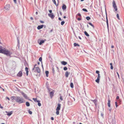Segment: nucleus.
Here are the masks:
<instances>
[{"mask_svg": "<svg viewBox=\"0 0 124 124\" xmlns=\"http://www.w3.org/2000/svg\"><path fill=\"white\" fill-rule=\"evenodd\" d=\"M0 53H3L6 54L8 56H10L12 54V52L6 49H3L2 48V47L0 46Z\"/></svg>", "mask_w": 124, "mask_h": 124, "instance_id": "f257e3e1", "label": "nucleus"}, {"mask_svg": "<svg viewBox=\"0 0 124 124\" xmlns=\"http://www.w3.org/2000/svg\"><path fill=\"white\" fill-rule=\"evenodd\" d=\"M16 102L19 103H21L23 102L24 100L22 98L19 97H16Z\"/></svg>", "mask_w": 124, "mask_h": 124, "instance_id": "f03ea898", "label": "nucleus"}, {"mask_svg": "<svg viewBox=\"0 0 124 124\" xmlns=\"http://www.w3.org/2000/svg\"><path fill=\"white\" fill-rule=\"evenodd\" d=\"M61 104L60 103H58L57 105V106L56 108V114L57 115H58L59 114V110H60Z\"/></svg>", "mask_w": 124, "mask_h": 124, "instance_id": "7ed1b4c3", "label": "nucleus"}, {"mask_svg": "<svg viewBox=\"0 0 124 124\" xmlns=\"http://www.w3.org/2000/svg\"><path fill=\"white\" fill-rule=\"evenodd\" d=\"M112 3L113 7L115 9V11H116L117 10V9L115 3V2L114 1H113Z\"/></svg>", "mask_w": 124, "mask_h": 124, "instance_id": "20e7f679", "label": "nucleus"}, {"mask_svg": "<svg viewBox=\"0 0 124 124\" xmlns=\"http://www.w3.org/2000/svg\"><path fill=\"white\" fill-rule=\"evenodd\" d=\"M34 70L35 72H36L38 73H39L40 71V69L38 67H36Z\"/></svg>", "mask_w": 124, "mask_h": 124, "instance_id": "39448f33", "label": "nucleus"}, {"mask_svg": "<svg viewBox=\"0 0 124 124\" xmlns=\"http://www.w3.org/2000/svg\"><path fill=\"white\" fill-rule=\"evenodd\" d=\"M100 78V74H98V76L97 77V79L95 80V81L98 83L99 82V80Z\"/></svg>", "mask_w": 124, "mask_h": 124, "instance_id": "423d86ee", "label": "nucleus"}, {"mask_svg": "<svg viewBox=\"0 0 124 124\" xmlns=\"http://www.w3.org/2000/svg\"><path fill=\"white\" fill-rule=\"evenodd\" d=\"M4 8L6 10H9L10 9V5L9 4L7 5L4 7Z\"/></svg>", "mask_w": 124, "mask_h": 124, "instance_id": "0eeeda50", "label": "nucleus"}, {"mask_svg": "<svg viewBox=\"0 0 124 124\" xmlns=\"http://www.w3.org/2000/svg\"><path fill=\"white\" fill-rule=\"evenodd\" d=\"M48 15L52 19L54 18L55 16L54 15L53 13L48 14Z\"/></svg>", "mask_w": 124, "mask_h": 124, "instance_id": "6e6552de", "label": "nucleus"}, {"mask_svg": "<svg viewBox=\"0 0 124 124\" xmlns=\"http://www.w3.org/2000/svg\"><path fill=\"white\" fill-rule=\"evenodd\" d=\"M22 94L23 95V97L26 99H28V97H27V95L24 93L23 92H22Z\"/></svg>", "mask_w": 124, "mask_h": 124, "instance_id": "1a4fd4ad", "label": "nucleus"}, {"mask_svg": "<svg viewBox=\"0 0 124 124\" xmlns=\"http://www.w3.org/2000/svg\"><path fill=\"white\" fill-rule=\"evenodd\" d=\"M22 72L21 71H20L17 74V76L18 77H21L22 76Z\"/></svg>", "mask_w": 124, "mask_h": 124, "instance_id": "9d476101", "label": "nucleus"}, {"mask_svg": "<svg viewBox=\"0 0 124 124\" xmlns=\"http://www.w3.org/2000/svg\"><path fill=\"white\" fill-rule=\"evenodd\" d=\"M54 92V91L50 93L49 94L51 98H52L53 96Z\"/></svg>", "mask_w": 124, "mask_h": 124, "instance_id": "9b49d317", "label": "nucleus"}, {"mask_svg": "<svg viewBox=\"0 0 124 124\" xmlns=\"http://www.w3.org/2000/svg\"><path fill=\"white\" fill-rule=\"evenodd\" d=\"M44 25H39L37 27V29L38 30H40V29H42Z\"/></svg>", "mask_w": 124, "mask_h": 124, "instance_id": "f8f14e48", "label": "nucleus"}, {"mask_svg": "<svg viewBox=\"0 0 124 124\" xmlns=\"http://www.w3.org/2000/svg\"><path fill=\"white\" fill-rule=\"evenodd\" d=\"M66 7L64 4H63L62 6V8L63 10H65L66 9Z\"/></svg>", "mask_w": 124, "mask_h": 124, "instance_id": "ddd939ff", "label": "nucleus"}, {"mask_svg": "<svg viewBox=\"0 0 124 124\" xmlns=\"http://www.w3.org/2000/svg\"><path fill=\"white\" fill-rule=\"evenodd\" d=\"M110 101L109 99H108V106L109 107H110Z\"/></svg>", "mask_w": 124, "mask_h": 124, "instance_id": "4468645a", "label": "nucleus"}, {"mask_svg": "<svg viewBox=\"0 0 124 124\" xmlns=\"http://www.w3.org/2000/svg\"><path fill=\"white\" fill-rule=\"evenodd\" d=\"M28 68L27 67H26L25 68V71H26V74L27 76H28Z\"/></svg>", "mask_w": 124, "mask_h": 124, "instance_id": "2eb2a0df", "label": "nucleus"}, {"mask_svg": "<svg viewBox=\"0 0 124 124\" xmlns=\"http://www.w3.org/2000/svg\"><path fill=\"white\" fill-rule=\"evenodd\" d=\"M61 63L62 65H65L67 64V62L64 61H63L61 62Z\"/></svg>", "mask_w": 124, "mask_h": 124, "instance_id": "dca6fc26", "label": "nucleus"}, {"mask_svg": "<svg viewBox=\"0 0 124 124\" xmlns=\"http://www.w3.org/2000/svg\"><path fill=\"white\" fill-rule=\"evenodd\" d=\"M46 40V39H45V40H41L40 42L39 43V44L40 45H41L42 43H44L45 41Z\"/></svg>", "mask_w": 124, "mask_h": 124, "instance_id": "f3484780", "label": "nucleus"}, {"mask_svg": "<svg viewBox=\"0 0 124 124\" xmlns=\"http://www.w3.org/2000/svg\"><path fill=\"white\" fill-rule=\"evenodd\" d=\"M70 73H69L68 71H66L65 73V76L67 78L68 76Z\"/></svg>", "mask_w": 124, "mask_h": 124, "instance_id": "a211bd4d", "label": "nucleus"}, {"mask_svg": "<svg viewBox=\"0 0 124 124\" xmlns=\"http://www.w3.org/2000/svg\"><path fill=\"white\" fill-rule=\"evenodd\" d=\"M35 102H40L39 101V100H37L36 98H33L32 99Z\"/></svg>", "mask_w": 124, "mask_h": 124, "instance_id": "6ab92c4d", "label": "nucleus"}, {"mask_svg": "<svg viewBox=\"0 0 124 124\" xmlns=\"http://www.w3.org/2000/svg\"><path fill=\"white\" fill-rule=\"evenodd\" d=\"M45 73L46 74V76L47 77H48V76L49 71H46Z\"/></svg>", "mask_w": 124, "mask_h": 124, "instance_id": "aec40b11", "label": "nucleus"}, {"mask_svg": "<svg viewBox=\"0 0 124 124\" xmlns=\"http://www.w3.org/2000/svg\"><path fill=\"white\" fill-rule=\"evenodd\" d=\"M26 106L27 107H29L30 106V104L28 102H26Z\"/></svg>", "mask_w": 124, "mask_h": 124, "instance_id": "412c9836", "label": "nucleus"}, {"mask_svg": "<svg viewBox=\"0 0 124 124\" xmlns=\"http://www.w3.org/2000/svg\"><path fill=\"white\" fill-rule=\"evenodd\" d=\"M12 114V111H11L10 112L8 113H7V115L8 116H10Z\"/></svg>", "mask_w": 124, "mask_h": 124, "instance_id": "4be33fe9", "label": "nucleus"}, {"mask_svg": "<svg viewBox=\"0 0 124 124\" xmlns=\"http://www.w3.org/2000/svg\"><path fill=\"white\" fill-rule=\"evenodd\" d=\"M16 97L12 96L11 98V99L12 100H16Z\"/></svg>", "mask_w": 124, "mask_h": 124, "instance_id": "5701e85b", "label": "nucleus"}, {"mask_svg": "<svg viewBox=\"0 0 124 124\" xmlns=\"http://www.w3.org/2000/svg\"><path fill=\"white\" fill-rule=\"evenodd\" d=\"M88 23L92 27H93V29H94V26L92 24V23Z\"/></svg>", "mask_w": 124, "mask_h": 124, "instance_id": "b1692460", "label": "nucleus"}, {"mask_svg": "<svg viewBox=\"0 0 124 124\" xmlns=\"http://www.w3.org/2000/svg\"><path fill=\"white\" fill-rule=\"evenodd\" d=\"M85 34L88 37L89 36V34L87 33L86 31L84 32Z\"/></svg>", "mask_w": 124, "mask_h": 124, "instance_id": "393cba45", "label": "nucleus"}, {"mask_svg": "<svg viewBox=\"0 0 124 124\" xmlns=\"http://www.w3.org/2000/svg\"><path fill=\"white\" fill-rule=\"evenodd\" d=\"M70 86L72 88H73V83H70Z\"/></svg>", "mask_w": 124, "mask_h": 124, "instance_id": "a878e982", "label": "nucleus"}, {"mask_svg": "<svg viewBox=\"0 0 124 124\" xmlns=\"http://www.w3.org/2000/svg\"><path fill=\"white\" fill-rule=\"evenodd\" d=\"M74 46H79V45L78 44L75 43H74Z\"/></svg>", "mask_w": 124, "mask_h": 124, "instance_id": "bb28decb", "label": "nucleus"}, {"mask_svg": "<svg viewBox=\"0 0 124 124\" xmlns=\"http://www.w3.org/2000/svg\"><path fill=\"white\" fill-rule=\"evenodd\" d=\"M86 19L87 20H89L90 19V18L89 16H87L86 17Z\"/></svg>", "mask_w": 124, "mask_h": 124, "instance_id": "cd10ccee", "label": "nucleus"}, {"mask_svg": "<svg viewBox=\"0 0 124 124\" xmlns=\"http://www.w3.org/2000/svg\"><path fill=\"white\" fill-rule=\"evenodd\" d=\"M68 105H72V103H71V102H70V101H68Z\"/></svg>", "mask_w": 124, "mask_h": 124, "instance_id": "c85d7f7f", "label": "nucleus"}, {"mask_svg": "<svg viewBox=\"0 0 124 124\" xmlns=\"http://www.w3.org/2000/svg\"><path fill=\"white\" fill-rule=\"evenodd\" d=\"M39 60L40 62H41L42 63V58L41 57H40L39 59Z\"/></svg>", "mask_w": 124, "mask_h": 124, "instance_id": "c756f323", "label": "nucleus"}, {"mask_svg": "<svg viewBox=\"0 0 124 124\" xmlns=\"http://www.w3.org/2000/svg\"><path fill=\"white\" fill-rule=\"evenodd\" d=\"M29 113L30 114H32V112L31 111H30V110H28Z\"/></svg>", "mask_w": 124, "mask_h": 124, "instance_id": "7c9ffc66", "label": "nucleus"}, {"mask_svg": "<svg viewBox=\"0 0 124 124\" xmlns=\"http://www.w3.org/2000/svg\"><path fill=\"white\" fill-rule=\"evenodd\" d=\"M52 71H53V74H55V70H54V69L53 67V68H52Z\"/></svg>", "mask_w": 124, "mask_h": 124, "instance_id": "2f4dec72", "label": "nucleus"}, {"mask_svg": "<svg viewBox=\"0 0 124 124\" xmlns=\"http://www.w3.org/2000/svg\"><path fill=\"white\" fill-rule=\"evenodd\" d=\"M82 10L83 11H85L86 12H88L87 10L86 9H85V8H83L82 9Z\"/></svg>", "mask_w": 124, "mask_h": 124, "instance_id": "473e14b6", "label": "nucleus"}, {"mask_svg": "<svg viewBox=\"0 0 124 124\" xmlns=\"http://www.w3.org/2000/svg\"><path fill=\"white\" fill-rule=\"evenodd\" d=\"M64 23H65V22L64 21H62L61 22V25H63V24Z\"/></svg>", "mask_w": 124, "mask_h": 124, "instance_id": "72a5a7b5", "label": "nucleus"}, {"mask_svg": "<svg viewBox=\"0 0 124 124\" xmlns=\"http://www.w3.org/2000/svg\"><path fill=\"white\" fill-rule=\"evenodd\" d=\"M116 16H117V18L119 20L120 19V18H119V15L118 14H117V15H116Z\"/></svg>", "mask_w": 124, "mask_h": 124, "instance_id": "f704fd0d", "label": "nucleus"}, {"mask_svg": "<svg viewBox=\"0 0 124 124\" xmlns=\"http://www.w3.org/2000/svg\"><path fill=\"white\" fill-rule=\"evenodd\" d=\"M63 70H67V68L66 67H64L63 68Z\"/></svg>", "mask_w": 124, "mask_h": 124, "instance_id": "c9c22d12", "label": "nucleus"}, {"mask_svg": "<svg viewBox=\"0 0 124 124\" xmlns=\"http://www.w3.org/2000/svg\"><path fill=\"white\" fill-rule=\"evenodd\" d=\"M106 16H107V14H106ZM106 23H107V24H108L107 16H106Z\"/></svg>", "mask_w": 124, "mask_h": 124, "instance_id": "e433bc0d", "label": "nucleus"}, {"mask_svg": "<svg viewBox=\"0 0 124 124\" xmlns=\"http://www.w3.org/2000/svg\"><path fill=\"white\" fill-rule=\"evenodd\" d=\"M36 65H37V64H35L34 65V68L32 69L33 70H34L35 69V68H36V67H35V66H36Z\"/></svg>", "mask_w": 124, "mask_h": 124, "instance_id": "4c0bfd02", "label": "nucleus"}, {"mask_svg": "<svg viewBox=\"0 0 124 124\" xmlns=\"http://www.w3.org/2000/svg\"><path fill=\"white\" fill-rule=\"evenodd\" d=\"M115 105H116V107H117L118 106L117 105V102H115Z\"/></svg>", "mask_w": 124, "mask_h": 124, "instance_id": "58836bf2", "label": "nucleus"}, {"mask_svg": "<svg viewBox=\"0 0 124 124\" xmlns=\"http://www.w3.org/2000/svg\"><path fill=\"white\" fill-rule=\"evenodd\" d=\"M92 101L95 104V103L96 102V100H93Z\"/></svg>", "mask_w": 124, "mask_h": 124, "instance_id": "ea45409f", "label": "nucleus"}, {"mask_svg": "<svg viewBox=\"0 0 124 124\" xmlns=\"http://www.w3.org/2000/svg\"><path fill=\"white\" fill-rule=\"evenodd\" d=\"M38 102V105L39 106H41V104L40 103V102Z\"/></svg>", "mask_w": 124, "mask_h": 124, "instance_id": "a19ab883", "label": "nucleus"}, {"mask_svg": "<svg viewBox=\"0 0 124 124\" xmlns=\"http://www.w3.org/2000/svg\"><path fill=\"white\" fill-rule=\"evenodd\" d=\"M17 42L18 43V44L19 45V39L18 38H17Z\"/></svg>", "mask_w": 124, "mask_h": 124, "instance_id": "79ce46f5", "label": "nucleus"}, {"mask_svg": "<svg viewBox=\"0 0 124 124\" xmlns=\"http://www.w3.org/2000/svg\"><path fill=\"white\" fill-rule=\"evenodd\" d=\"M99 71L97 70L96 71V73L98 74H99Z\"/></svg>", "mask_w": 124, "mask_h": 124, "instance_id": "37998d69", "label": "nucleus"}, {"mask_svg": "<svg viewBox=\"0 0 124 124\" xmlns=\"http://www.w3.org/2000/svg\"><path fill=\"white\" fill-rule=\"evenodd\" d=\"M40 22L41 23H44V22L43 21H41V20H40Z\"/></svg>", "mask_w": 124, "mask_h": 124, "instance_id": "c03bdc74", "label": "nucleus"}, {"mask_svg": "<svg viewBox=\"0 0 124 124\" xmlns=\"http://www.w3.org/2000/svg\"><path fill=\"white\" fill-rule=\"evenodd\" d=\"M56 68H57V70H58V71L59 72V69L58 68V67H56Z\"/></svg>", "mask_w": 124, "mask_h": 124, "instance_id": "a18cd8bd", "label": "nucleus"}, {"mask_svg": "<svg viewBox=\"0 0 124 124\" xmlns=\"http://www.w3.org/2000/svg\"><path fill=\"white\" fill-rule=\"evenodd\" d=\"M60 99L62 101L63 100L61 96H60Z\"/></svg>", "mask_w": 124, "mask_h": 124, "instance_id": "49530a36", "label": "nucleus"}, {"mask_svg": "<svg viewBox=\"0 0 124 124\" xmlns=\"http://www.w3.org/2000/svg\"><path fill=\"white\" fill-rule=\"evenodd\" d=\"M51 119L52 120H54V118L53 117H51Z\"/></svg>", "mask_w": 124, "mask_h": 124, "instance_id": "de8ad7c7", "label": "nucleus"}, {"mask_svg": "<svg viewBox=\"0 0 124 124\" xmlns=\"http://www.w3.org/2000/svg\"><path fill=\"white\" fill-rule=\"evenodd\" d=\"M110 69H112V70L113 69V66H111Z\"/></svg>", "mask_w": 124, "mask_h": 124, "instance_id": "09e8293b", "label": "nucleus"}, {"mask_svg": "<svg viewBox=\"0 0 124 124\" xmlns=\"http://www.w3.org/2000/svg\"><path fill=\"white\" fill-rule=\"evenodd\" d=\"M14 3H16V0H13Z\"/></svg>", "mask_w": 124, "mask_h": 124, "instance_id": "8fccbe9b", "label": "nucleus"}, {"mask_svg": "<svg viewBox=\"0 0 124 124\" xmlns=\"http://www.w3.org/2000/svg\"><path fill=\"white\" fill-rule=\"evenodd\" d=\"M78 15L79 16H81V15L79 13H78Z\"/></svg>", "mask_w": 124, "mask_h": 124, "instance_id": "3c124183", "label": "nucleus"}, {"mask_svg": "<svg viewBox=\"0 0 124 124\" xmlns=\"http://www.w3.org/2000/svg\"><path fill=\"white\" fill-rule=\"evenodd\" d=\"M52 10H49V12L51 13L52 12Z\"/></svg>", "mask_w": 124, "mask_h": 124, "instance_id": "603ef678", "label": "nucleus"}, {"mask_svg": "<svg viewBox=\"0 0 124 124\" xmlns=\"http://www.w3.org/2000/svg\"><path fill=\"white\" fill-rule=\"evenodd\" d=\"M6 98L9 101L10 100L9 98L8 97H6Z\"/></svg>", "mask_w": 124, "mask_h": 124, "instance_id": "864d4df0", "label": "nucleus"}, {"mask_svg": "<svg viewBox=\"0 0 124 124\" xmlns=\"http://www.w3.org/2000/svg\"><path fill=\"white\" fill-rule=\"evenodd\" d=\"M78 20L79 21H80L81 20V18H78Z\"/></svg>", "mask_w": 124, "mask_h": 124, "instance_id": "5fc2aeb1", "label": "nucleus"}, {"mask_svg": "<svg viewBox=\"0 0 124 124\" xmlns=\"http://www.w3.org/2000/svg\"><path fill=\"white\" fill-rule=\"evenodd\" d=\"M119 97L118 96H117L116 97V99H119Z\"/></svg>", "mask_w": 124, "mask_h": 124, "instance_id": "6e6d98bb", "label": "nucleus"}, {"mask_svg": "<svg viewBox=\"0 0 124 124\" xmlns=\"http://www.w3.org/2000/svg\"><path fill=\"white\" fill-rule=\"evenodd\" d=\"M58 19L60 20V21L62 20L61 19V18L60 17H59L58 18Z\"/></svg>", "mask_w": 124, "mask_h": 124, "instance_id": "4d7b16f0", "label": "nucleus"}, {"mask_svg": "<svg viewBox=\"0 0 124 124\" xmlns=\"http://www.w3.org/2000/svg\"><path fill=\"white\" fill-rule=\"evenodd\" d=\"M0 108H3V107L1 106V105H0Z\"/></svg>", "mask_w": 124, "mask_h": 124, "instance_id": "13d9d810", "label": "nucleus"}, {"mask_svg": "<svg viewBox=\"0 0 124 124\" xmlns=\"http://www.w3.org/2000/svg\"><path fill=\"white\" fill-rule=\"evenodd\" d=\"M101 116H103V114L102 113H101Z\"/></svg>", "mask_w": 124, "mask_h": 124, "instance_id": "bf43d9fd", "label": "nucleus"}, {"mask_svg": "<svg viewBox=\"0 0 124 124\" xmlns=\"http://www.w3.org/2000/svg\"><path fill=\"white\" fill-rule=\"evenodd\" d=\"M111 47V48H113L114 47V46L112 45Z\"/></svg>", "mask_w": 124, "mask_h": 124, "instance_id": "052dcab7", "label": "nucleus"}, {"mask_svg": "<svg viewBox=\"0 0 124 124\" xmlns=\"http://www.w3.org/2000/svg\"><path fill=\"white\" fill-rule=\"evenodd\" d=\"M30 19H31L32 20L33 19V18L32 17H30Z\"/></svg>", "mask_w": 124, "mask_h": 124, "instance_id": "680f3d73", "label": "nucleus"}, {"mask_svg": "<svg viewBox=\"0 0 124 124\" xmlns=\"http://www.w3.org/2000/svg\"><path fill=\"white\" fill-rule=\"evenodd\" d=\"M110 64L111 65V66H112V63H110Z\"/></svg>", "mask_w": 124, "mask_h": 124, "instance_id": "e2e57ef3", "label": "nucleus"}, {"mask_svg": "<svg viewBox=\"0 0 124 124\" xmlns=\"http://www.w3.org/2000/svg\"><path fill=\"white\" fill-rule=\"evenodd\" d=\"M78 38H79V39H81V37L80 36H79Z\"/></svg>", "mask_w": 124, "mask_h": 124, "instance_id": "0e129e2a", "label": "nucleus"}, {"mask_svg": "<svg viewBox=\"0 0 124 124\" xmlns=\"http://www.w3.org/2000/svg\"><path fill=\"white\" fill-rule=\"evenodd\" d=\"M60 13L61 15H62V13L61 12H60Z\"/></svg>", "mask_w": 124, "mask_h": 124, "instance_id": "69168bd1", "label": "nucleus"}, {"mask_svg": "<svg viewBox=\"0 0 124 124\" xmlns=\"http://www.w3.org/2000/svg\"><path fill=\"white\" fill-rule=\"evenodd\" d=\"M38 14V13L37 12H36V15H37Z\"/></svg>", "mask_w": 124, "mask_h": 124, "instance_id": "338daca9", "label": "nucleus"}, {"mask_svg": "<svg viewBox=\"0 0 124 124\" xmlns=\"http://www.w3.org/2000/svg\"><path fill=\"white\" fill-rule=\"evenodd\" d=\"M53 31V30H50V32H52Z\"/></svg>", "mask_w": 124, "mask_h": 124, "instance_id": "774afa93", "label": "nucleus"}]
</instances>
